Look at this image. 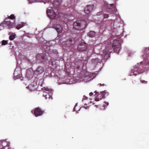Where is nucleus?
<instances>
[{"instance_id": "obj_37", "label": "nucleus", "mask_w": 149, "mask_h": 149, "mask_svg": "<svg viewBox=\"0 0 149 149\" xmlns=\"http://www.w3.org/2000/svg\"><path fill=\"white\" fill-rule=\"evenodd\" d=\"M111 6H114V4H111Z\"/></svg>"}, {"instance_id": "obj_35", "label": "nucleus", "mask_w": 149, "mask_h": 149, "mask_svg": "<svg viewBox=\"0 0 149 149\" xmlns=\"http://www.w3.org/2000/svg\"><path fill=\"white\" fill-rule=\"evenodd\" d=\"M105 103H106L107 104V105H108V102H105Z\"/></svg>"}, {"instance_id": "obj_5", "label": "nucleus", "mask_w": 149, "mask_h": 149, "mask_svg": "<svg viewBox=\"0 0 149 149\" xmlns=\"http://www.w3.org/2000/svg\"><path fill=\"white\" fill-rule=\"evenodd\" d=\"M1 24L6 25L9 29L13 28L14 25V23L10 22V19H7V17L6 18Z\"/></svg>"}, {"instance_id": "obj_17", "label": "nucleus", "mask_w": 149, "mask_h": 149, "mask_svg": "<svg viewBox=\"0 0 149 149\" xmlns=\"http://www.w3.org/2000/svg\"><path fill=\"white\" fill-rule=\"evenodd\" d=\"M27 88H28L31 91H33L36 88L34 87V86H33V85L32 84L29 85Z\"/></svg>"}, {"instance_id": "obj_2", "label": "nucleus", "mask_w": 149, "mask_h": 149, "mask_svg": "<svg viewBox=\"0 0 149 149\" xmlns=\"http://www.w3.org/2000/svg\"><path fill=\"white\" fill-rule=\"evenodd\" d=\"M31 112L36 117H38L42 116L44 113V111L40 108L38 107L32 110Z\"/></svg>"}, {"instance_id": "obj_30", "label": "nucleus", "mask_w": 149, "mask_h": 149, "mask_svg": "<svg viewBox=\"0 0 149 149\" xmlns=\"http://www.w3.org/2000/svg\"><path fill=\"white\" fill-rule=\"evenodd\" d=\"M17 78H20L22 77V75L19 74V75H18L17 76Z\"/></svg>"}, {"instance_id": "obj_28", "label": "nucleus", "mask_w": 149, "mask_h": 149, "mask_svg": "<svg viewBox=\"0 0 149 149\" xmlns=\"http://www.w3.org/2000/svg\"><path fill=\"white\" fill-rule=\"evenodd\" d=\"M141 82L142 83H144L146 84L147 83V81L145 80H141Z\"/></svg>"}, {"instance_id": "obj_15", "label": "nucleus", "mask_w": 149, "mask_h": 149, "mask_svg": "<svg viewBox=\"0 0 149 149\" xmlns=\"http://www.w3.org/2000/svg\"><path fill=\"white\" fill-rule=\"evenodd\" d=\"M26 25V23H25L22 22L20 24H19L16 27V29H18L19 30L20 28H22Z\"/></svg>"}, {"instance_id": "obj_33", "label": "nucleus", "mask_w": 149, "mask_h": 149, "mask_svg": "<svg viewBox=\"0 0 149 149\" xmlns=\"http://www.w3.org/2000/svg\"><path fill=\"white\" fill-rule=\"evenodd\" d=\"M95 106L96 107H99V105H95Z\"/></svg>"}, {"instance_id": "obj_20", "label": "nucleus", "mask_w": 149, "mask_h": 149, "mask_svg": "<svg viewBox=\"0 0 149 149\" xmlns=\"http://www.w3.org/2000/svg\"><path fill=\"white\" fill-rule=\"evenodd\" d=\"M15 38V35L13 34L10 35L9 37V39L11 40H14Z\"/></svg>"}, {"instance_id": "obj_6", "label": "nucleus", "mask_w": 149, "mask_h": 149, "mask_svg": "<svg viewBox=\"0 0 149 149\" xmlns=\"http://www.w3.org/2000/svg\"><path fill=\"white\" fill-rule=\"evenodd\" d=\"M84 23L85 24V26L83 27L82 25L81 24V23L79 22H74L73 24V28L77 30H81V29H83L85 28L87 26L86 23V22H84Z\"/></svg>"}, {"instance_id": "obj_21", "label": "nucleus", "mask_w": 149, "mask_h": 149, "mask_svg": "<svg viewBox=\"0 0 149 149\" xmlns=\"http://www.w3.org/2000/svg\"><path fill=\"white\" fill-rule=\"evenodd\" d=\"M81 62L83 63L84 66L86 65L88 61L86 59H83L81 60Z\"/></svg>"}, {"instance_id": "obj_38", "label": "nucleus", "mask_w": 149, "mask_h": 149, "mask_svg": "<svg viewBox=\"0 0 149 149\" xmlns=\"http://www.w3.org/2000/svg\"><path fill=\"white\" fill-rule=\"evenodd\" d=\"M95 104V103H93V105H94Z\"/></svg>"}, {"instance_id": "obj_9", "label": "nucleus", "mask_w": 149, "mask_h": 149, "mask_svg": "<svg viewBox=\"0 0 149 149\" xmlns=\"http://www.w3.org/2000/svg\"><path fill=\"white\" fill-rule=\"evenodd\" d=\"M54 28L55 29L58 33H61L63 31L62 27L59 24H55L53 25Z\"/></svg>"}, {"instance_id": "obj_32", "label": "nucleus", "mask_w": 149, "mask_h": 149, "mask_svg": "<svg viewBox=\"0 0 149 149\" xmlns=\"http://www.w3.org/2000/svg\"><path fill=\"white\" fill-rule=\"evenodd\" d=\"M93 95V93L92 92H91L89 93V95L91 96Z\"/></svg>"}, {"instance_id": "obj_29", "label": "nucleus", "mask_w": 149, "mask_h": 149, "mask_svg": "<svg viewBox=\"0 0 149 149\" xmlns=\"http://www.w3.org/2000/svg\"><path fill=\"white\" fill-rule=\"evenodd\" d=\"M109 15L107 14H105L104 15V18H107L108 17Z\"/></svg>"}, {"instance_id": "obj_36", "label": "nucleus", "mask_w": 149, "mask_h": 149, "mask_svg": "<svg viewBox=\"0 0 149 149\" xmlns=\"http://www.w3.org/2000/svg\"><path fill=\"white\" fill-rule=\"evenodd\" d=\"M1 149H5V148L4 147H3L1 148Z\"/></svg>"}, {"instance_id": "obj_39", "label": "nucleus", "mask_w": 149, "mask_h": 149, "mask_svg": "<svg viewBox=\"0 0 149 149\" xmlns=\"http://www.w3.org/2000/svg\"><path fill=\"white\" fill-rule=\"evenodd\" d=\"M148 63L149 64V62H148Z\"/></svg>"}, {"instance_id": "obj_31", "label": "nucleus", "mask_w": 149, "mask_h": 149, "mask_svg": "<svg viewBox=\"0 0 149 149\" xmlns=\"http://www.w3.org/2000/svg\"><path fill=\"white\" fill-rule=\"evenodd\" d=\"M98 85H100V86H104L105 85V84H98Z\"/></svg>"}, {"instance_id": "obj_24", "label": "nucleus", "mask_w": 149, "mask_h": 149, "mask_svg": "<svg viewBox=\"0 0 149 149\" xmlns=\"http://www.w3.org/2000/svg\"><path fill=\"white\" fill-rule=\"evenodd\" d=\"M107 49H105L103 51V53L104 55V56H105L107 55H108L109 54V52H107Z\"/></svg>"}, {"instance_id": "obj_34", "label": "nucleus", "mask_w": 149, "mask_h": 149, "mask_svg": "<svg viewBox=\"0 0 149 149\" xmlns=\"http://www.w3.org/2000/svg\"><path fill=\"white\" fill-rule=\"evenodd\" d=\"M79 68H80V66H78L77 67V69H79Z\"/></svg>"}, {"instance_id": "obj_19", "label": "nucleus", "mask_w": 149, "mask_h": 149, "mask_svg": "<svg viewBox=\"0 0 149 149\" xmlns=\"http://www.w3.org/2000/svg\"><path fill=\"white\" fill-rule=\"evenodd\" d=\"M7 19H15V17L13 14H12L7 18Z\"/></svg>"}, {"instance_id": "obj_27", "label": "nucleus", "mask_w": 149, "mask_h": 149, "mask_svg": "<svg viewBox=\"0 0 149 149\" xmlns=\"http://www.w3.org/2000/svg\"><path fill=\"white\" fill-rule=\"evenodd\" d=\"M84 108H85V109H88L89 108V107L87 106V104H85L83 106Z\"/></svg>"}, {"instance_id": "obj_10", "label": "nucleus", "mask_w": 149, "mask_h": 149, "mask_svg": "<svg viewBox=\"0 0 149 149\" xmlns=\"http://www.w3.org/2000/svg\"><path fill=\"white\" fill-rule=\"evenodd\" d=\"M72 39H70L68 40L63 41L61 44V45L63 47H70L72 45Z\"/></svg>"}, {"instance_id": "obj_18", "label": "nucleus", "mask_w": 149, "mask_h": 149, "mask_svg": "<svg viewBox=\"0 0 149 149\" xmlns=\"http://www.w3.org/2000/svg\"><path fill=\"white\" fill-rule=\"evenodd\" d=\"M92 63L93 64H97L98 62V58H96L95 59H93L92 60Z\"/></svg>"}, {"instance_id": "obj_23", "label": "nucleus", "mask_w": 149, "mask_h": 149, "mask_svg": "<svg viewBox=\"0 0 149 149\" xmlns=\"http://www.w3.org/2000/svg\"><path fill=\"white\" fill-rule=\"evenodd\" d=\"M53 4L55 6H58L59 5V2L58 1V0H54L53 2Z\"/></svg>"}, {"instance_id": "obj_1", "label": "nucleus", "mask_w": 149, "mask_h": 149, "mask_svg": "<svg viewBox=\"0 0 149 149\" xmlns=\"http://www.w3.org/2000/svg\"><path fill=\"white\" fill-rule=\"evenodd\" d=\"M95 93V101H98L101 100L102 99L104 98L105 95H108V93L105 91H102L100 93H96V91L94 92Z\"/></svg>"}, {"instance_id": "obj_22", "label": "nucleus", "mask_w": 149, "mask_h": 149, "mask_svg": "<svg viewBox=\"0 0 149 149\" xmlns=\"http://www.w3.org/2000/svg\"><path fill=\"white\" fill-rule=\"evenodd\" d=\"M1 44L2 45H5L8 43V41L5 40H3L2 41Z\"/></svg>"}, {"instance_id": "obj_7", "label": "nucleus", "mask_w": 149, "mask_h": 149, "mask_svg": "<svg viewBox=\"0 0 149 149\" xmlns=\"http://www.w3.org/2000/svg\"><path fill=\"white\" fill-rule=\"evenodd\" d=\"M86 45L84 42L80 43L77 47L78 50L80 52L85 51L86 49Z\"/></svg>"}, {"instance_id": "obj_4", "label": "nucleus", "mask_w": 149, "mask_h": 149, "mask_svg": "<svg viewBox=\"0 0 149 149\" xmlns=\"http://www.w3.org/2000/svg\"><path fill=\"white\" fill-rule=\"evenodd\" d=\"M47 13L48 16L51 19L56 18L58 16V14L53 9H47Z\"/></svg>"}, {"instance_id": "obj_16", "label": "nucleus", "mask_w": 149, "mask_h": 149, "mask_svg": "<svg viewBox=\"0 0 149 149\" xmlns=\"http://www.w3.org/2000/svg\"><path fill=\"white\" fill-rule=\"evenodd\" d=\"M96 34L95 32L93 31H90L88 34V36L91 37H94Z\"/></svg>"}, {"instance_id": "obj_25", "label": "nucleus", "mask_w": 149, "mask_h": 149, "mask_svg": "<svg viewBox=\"0 0 149 149\" xmlns=\"http://www.w3.org/2000/svg\"><path fill=\"white\" fill-rule=\"evenodd\" d=\"M145 52L146 53V54L148 55L149 54V48H146L145 49Z\"/></svg>"}, {"instance_id": "obj_14", "label": "nucleus", "mask_w": 149, "mask_h": 149, "mask_svg": "<svg viewBox=\"0 0 149 149\" xmlns=\"http://www.w3.org/2000/svg\"><path fill=\"white\" fill-rule=\"evenodd\" d=\"M137 70V68H135L134 69L132 70L131 71V75H134L135 76L137 74H138L140 73V72L138 71L136 72L135 70Z\"/></svg>"}, {"instance_id": "obj_13", "label": "nucleus", "mask_w": 149, "mask_h": 149, "mask_svg": "<svg viewBox=\"0 0 149 149\" xmlns=\"http://www.w3.org/2000/svg\"><path fill=\"white\" fill-rule=\"evenodd\" d=\"M43 90L45 91V93L43 94V96H45L46 97V98L47 99V97H46L47 95L45 94L46 93H52V90L51 89H49L48 88H45L44 87L43 88Z\"/></svg>"}, {"instance_id": "obj_12", "label": "nucleus", "mask_w": 149, "mask_h": 149, "mask_svg": "<svg viewBox=\"0 0 149 149\" xmlns=\"http://www.w3.org/2000/svg\"><path fill=\"white\" fill-rule=\"evenodd\" d=\"M93 5H92L87 6L85 8L84 12L86 14H89L93 9Z\"/></svg>"}, {"instance_id": "obj_3", "label": "nucleus", "mask_w": 149, "mask_h": 149, "mask_svg": "<svg viewBox=\"0 0 149 149\" xmlns=\"http://www.w3.org/2000/svg\"><path fill=\"white\" fill-rule=\"evenodd\" d=\"M120 44L119 43L118 41L114 40L112 44V47L114 50L117 53H119L120 49Z\"/></svg>"}, {"instance_id": "obj_8", "label": "nucleus", "mask_w": 149, "mask_h": 149, "mask_svg": "<svg viewBox=\"0 0 149 149\" xmlns=\"http://www.w3.org/2000/svg\"><path fill=\"white\" fill-rule=\"evenodd\" d=\"M36 59L38 60H39L41 62H42L43 61H45L47 58H45V54H38L36 56Z\"/></svg>"}, {"instance_id": "obj_26", "label": "nucleus", "mask_w": 149, "mask_h": 149, "mask_svg": "<svg viewBox=\"0 0 149 149\" xmlns=\"http://www.w3.org/2000/svg\"><path fill=\"white\" fill-rule=\"evenodd\" d=\"M42 1L44 3H47V2H49L50 1H51V0H42Z\"/></svg>"}, {"instance_id": "obj_11", "label": "nucleus", "mask_w": 149, "mask_h": 149, "mask_svg": "<svg viewBox=\"0 0 149 149\" xmlns=\"http://www.w3.org/2000/svg\"><path fill=\"white\" fill-rule=\"evenodd\" d=\"M44 71V69L43 67L39 66L37 69L34 71V74L37 75H38L42 74Z\"/></svg>"}]
</instances>
